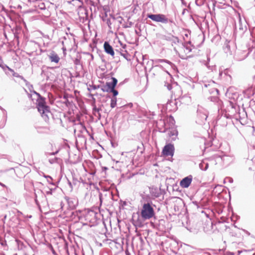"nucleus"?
<instances>
[{
	"label": "nucleus",
	"mask_w": 255,
	"mask_h": 255,
	"mask_svg": "<svg viewBox=\"0 0 255 255\" xmlns=\"http://www.w3.org/2000/svg\"><path fill=\"white\" fill-rule=\"evenodd\" d=\"M35 94L38 97L36 104L38 111L44 121L48 123L50 118L52 116L50 107L46 105L45 98L42 97L39 93L35 92Z\"/></svg>",
	"instance_id": "nucleus-1"
},
{
	"label": "nucleus",
	"mask_w": 255,
	"mask_h": 255,
	"mask_svg": "<svg viewBox=\"0 0 255 255\" xmlns=\"http://www.w3.org/2000/svg\"><path fill=\"white\" fill-rule=\"evenodd\" d=\"M155 215L154 210L149 203H144L142 206L140 216L144 220L152 218Z\"/></svg>",
	"instance_id": "nucleus-2"
},
{
	"label": "nucleus",
	"mask_w": 255,
	"mask_h": 255,
	"mask_svg": "<svg viewBox=\"0 0 255 255\" xmlns=\"http://www.w3.org/2000/svg\"><path fill=\"white\" fill-rule=\"evenodd\" d=\"M147 17L155 22H161L162 23H167L168 22V18L162 14H149L147 15Z\"/></svg>",
	"instance_id": "nucleus-3"
},
{
	"label": "nucleus",
	"mask_w": 255,
	"mask_h": 255,
	"mask_svg": "<svg viewBox=\"0 0 255 255\" xmlns=\"http://www.w3.org/2000/svg\"><path fill=\"white\" fill-rule=\"evenodd\" d=\"M174 147L173 144L169 143L166 145L162 151V153L165 156H173L174 154Z\"/></svg>",
	"instance_id": "nucleus-4"
},
{
	"label": "nucleus",
	"mask_w": 255,
	"mask_h": 255,
	"mask_svg": "<svg viewBox=\"0 0 255 255\" xmlns=\"http://www.w3.org/2000/svg\"><path fill=\"white\" fill-rule=\"evenodd\" d=\"M192 181V176L189 175L183 178L180 182V185L182 188H188Z\"/></svg>",
	"instance_id": "nucleus-5"
},
{
	"label": "nucleus",
	"mask_w": 255,
	"mask_h": 255,
	"mask_svg": "<svg viewBox=\"0 0 255 255\" xmlns=\"http://www.w3.org/2000/svg\"><path fill=\"white\" fill-rule=\"evenodd\" d=\"M191 51L190 49H188L187 47H183L181 50L179 55L182 59H187L188 58H190L192 57V55H188L187 54L189 53Z\"/></svg>",
	"instance_id": "nucleus-6"
},
{
	"label": "nucleus",
	"mask_w": 255,
	"mask_h": 255,
	"mask_svg": "<svg viewBox=\"0 0 255 255\" xmlns=\"http://www.w3.org/2000/svg\"><path fill=\"white\" fill-rule=\"evenodd\" d=\"M48 57L51 62L58 63L60 61V57L54 51H52L48 55Z\"/></svg>",
	"instance_id": "nucleus-7"
},
{
	"label": "nucleus",
	"mask_w": 255,
	"mask_h": 255,
	"mask_svg": "<svg viewBox=\"0 0 255 255\" xmlns=\"http://www.w3.org/2000/svg\"><path fill=\"white\" fill-rule=\"evenodd\" d=\"M104 47L105 51L109 54L114 56L115 54L113 47L108 42H105L104 44Z\"/></svg>",
	"instance_id": "nucleus-8"
},
{
	"label": "nucleus",
	"mask_w": 255,
	"mask_h": 255,
	"mask_svg": "<svg viewBox=\"0 0 255 255\" xmlns=\"http://www.w3.org/2000/svg\"><path fill=\"white\" fill-rule=\"evenodd\" d=\"M112 83H107L108 86L111 90L115 89V87L117 85V82H118V81L116 79V78H115L114 77H112Z\"/></svg>",
	"instance_id": "nucleus-9"
},
{
	"label": "nucleus",
	"mask_w": 255,
	"mask_h": 255,
	"mask_svg": "<svg viewBox=\"0 0 255 255\" xmlns=\"http://www.w3.org/2000/svg\"><path fill=\"white\" fill-rule=\"evenodd\" d=\"M117 105V98H114L112 99L111 101V107L112 108H115Z\"/></svg>",
	"instance_id": "nucleus-10"
},
{
	"label": "nucleus",
	"mask_w": 255,
	"mask_h": 255,
	"mask_svg": "<svg viewBox=\"0 0 255 255\" xmlns=\"http://www.w3.org/2000/svg\"><path fill=\"white\" fill-rule=\"evenodd\" d=\"M8 70H9V71H10V72H11L12 73V76H13L15 77H19V78H21V77L17 73L14 72V71L12 69H11L10 68H8Z\"/></svg>",
	"instance_id": "nucleus-11"
},
{
	"label": "nucleus",
	"mask_w": 255,
	"mask_h": 255,
	"mask_svg": "<svg viewBox=\"0 0 255 255\" xmlns=\"http://www.w3.org/2000/svg\"><path fill=\"white\" fill-rule=\"evenodd\" d=\"M74 64L76 65H81L80 60L78 59H76L74 60Z\"/></svg>",
	"instance_id": "nucleus-12"
},
{
	"label": "nucleus",
	"mask_w": 255,
	"mask_h": 255,
	"mask_svg": "<svg viewBox=\"0 0 255 255\" xmlns=\"http://www.w3.org/2000/svg\"><path fill=\"white\" fill-rule=\"evenodd\" d=\"M111 92L113 93L114 96H116L118 94V91L116 90L115 89H111Z\"/></svg>",
	"instance_id": "nucleus-13"
}]
</instances>
